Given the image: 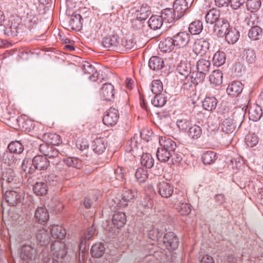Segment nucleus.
Wrapping results in <instances>:
<instances>
[{"label":"nucleus","mask_w":263,"mask_h":263,"mask_svg":"<svg viewBox=\"0 0 263 263\" xmlns=\"http://www.w3.org/2000/svg\"><path fill=\"white\" fill-rule=\"evenodd\" d=\"M101 98L106 101H110L114 99L115 88L111 83H105L100 90Z\"/></svg>","instance_id":"obj_13"},{"label":"nucleus","mask_w":263,"mask_h":263,"mask_svg":"<svg viewBox=\"0 0 263 263\" xmlns=\"http://www.w3.org/2000/svg\"><path fill=\"white\" fill-rule=\"evenodd\" d=\"M141 163L146 168H151L154 164V160L151 154L145 153L141 156Z\"/></svg>","instance_id":"obj_47"},{"label":"nucleus","mask_w":263,"mask_h":263,"mask_svg":"<svg viewBox=\"0 0 263 263\" xmlns=\"http://www.w3.org/2000/svg\"><path fill=\"white\" fill-rule=\"evenodd\" d=\"M51 251L53 255L58 258H63L67 254L65 245L60 241H54L51 245Z\"/></svg>","instance_id":"obj_10"},{"label":"nucleus","mask_w":263,"mask_h":263,"mask_svg":"<svg viewBox=\"0 0 263 263\" xmlns=\"http://www.w3.org/2000/svg\"><path fill=\"white\" fill-rule=\"evenodd\" d=\"M211 67V63L210 61L203 59H199L196 63V68L197 71H201V73L209 72Z\"/></svg>","instance_id":"obj_41"},{"label":"nucleus","mask_w":263,"mask_h":263,"mask_svg":"<svg viewBox=\"0 0 263 263\" xmlns=\"http://www.w3.org/2000/svg\"><path fill=\"white\" fill-rule=\"evenodd\" d=\"M191 123L190 120L186 119H179L177 121V125L180 130L186 131L189 127Z\"/></svg>","instance_id":"obj_61"},{"label":"nucleus","mask_w":263,"mask_h":263,"mask_svg":"<svg viewBox=\"0 0 263 263\" xmlns=\"http://www.w3.org/2000/svg\"><path fill=\"white\" fill-rule=\"evenodd\" d=\"M203 29L202 23L200 21H195L191 23L189 27V30L192 34H198Z\"/></svg>","instance_id":"obj_45"},{"label":"nucleus","mask_w":263,"mask_h":263,"mask_svg":"<svg viewBox=\"0 0 263 263\" xmlns=\"http://www.w3.org/2000/svg\"><path fill=\"white\" fill-rule=\"evenodd\" d=\"M137 192L128 189H124L122 194H117L109 203L112 210L122 209L126 207L128 202L134 199L137 196Z\"/></svg>","instance_id":"obj_2"},{"label":"nucleus","mask_w":263,"mask_h":263,"mask_svg":"<svg viewBox=\"0 0 263 263\" xmlns=\"http://www.w3.org/2000/svg\"><path fill=\"white\" fill-rule=\"evenodd\" d=\"M22 185L19 177L11 168L5 169L2 174V188L3 193L5 190L18 189Z\"/></svg>","instance_id":"obj_1"},{"label":"nucleus","mask_w":263,"mask_h":263,"mask_svg":"<svg viewBox=\"0 0 263 263\" xmlns=\"http://www.w3.org/2000/svg\"><path fill=\"white\" fill-rule=\"evenodd\" d=\"M50 160L43 155H36L32 159V165L35 170L45 171L49 166Z\"/></svg>","instance_id":"obj_11"},{"label":"nucleus","mask_w":263,"mask_h":263,"mask_svg":"<svg viewBox=\"0 0 263 263\" xmlns=\"http://www.w3.org/2000/svg\"><path fill=\"white\" fill-rule=\"evenodd\" d=\"M186 201V196L182 192H180L175 198L176 208L181 215H187L191 212V206Z\"/></svg>","instance_id":"obj_4"},{"label":"nucleus","mask_w":263,"mask_h":263,"mask_svg":"<svg viewBox=\"0 0 263 263\" xmlns=\"http://www.w3.org/2000/svg\"><path fill=\"white\" fill-rule=\"evenodd\" d=\"M164 24L172 23L175 20L179 19L177 17L176 12L173 9L166 8L163 9L161 12V15H160Z\"/></svg>","instance_id":"obj_19"},{"label":"nucleus","mask_w":263,"mask_h":263,"mask_svg":"<svg viewBox=\"0 0 263 263\" xmlns=\"http://www.w3.org/2000/svg\"><path fill=\"white\" fill-rule=\"evenodd\" d=\"M113 224L117 228L123 227L126 222V217L123 212H117L113 215L112 218Z\"/></svg>","instance_id":"obj_26"},{"label":"nucleus","mask_w":263,"mask_h":263,"mask_svg":"<svg viewBox=\"0 0 263 263\" xmlns=\"http://www.w3.org/2000/svg\"><path fill=\"white\" fill-rule=\"evenodd\" d=\"M59 180V177L52 173L49 174L45 177V180L46 183L50 185H56Z\"/></svg>","instance_id":"obj_63"},{"label":"nucleus","mask_w":263,"mask_h":263,"mask_svg":"<svg viewBox=\"0 0 263 263\" xmlns=\"http://www.w3.org/2000/svg\"><path fill=\"white\" fill-rule=\"evenodd\" d=\"M103 47L108 50L115 51L118 52L121 50L120 37L116 35L105 36L102 41Z\"/></svg>","instance_id":"obj_5"},{"label":"nucleus","mask_w":263,"mask_h":263,"mask_svg":"<svg viewBox=\"0 0 263 263\" xmlns=\"http://www.w3.org/2000/svg\"><path fill=\"white\" fill-rule=\"evenodd\" d=\"M177 72L184 78L192 76L190 75L191 66L185 62H180L177 67Z\"/></svg>","instance_id":"obj_34"},{"label":"nucleus","mask_w":263,"mask_h":263,"mask_svg":"<svg viewBox=\"0 0 263 263\" xmlns=\"http://www.w3.org/2000/svg\"><path fill=\"white\" fill-rule=\"evenodd\" d=\"M22 168L26 174H32L34 172V166L32 165V161L25 158L22 163Z\"/></svg>","instance_id":"obj_55"},{"label":"nucleus","mask_w":263,"mask_h":263,"mask_svg":"<svg viewBox=\"0 0 263 263\" xmlns=\"http://www.w3.org/2000/svg\"><path fill=\"white\" fill-rule=\"evenodd\" d=\"M224 36L228 43L233 44L239 39V33L237 30H229Z\"/></svg>","instance_id":"obj_49"},{"label":"nucleus","mask_w":263,"mask_h":263,"mask_svg":"<svg viewBox=\"0 0 263 263\" xmlns=\"http://www.w3.org/2000/svg\"><path fill=\"white\" fill-rule=\"evenodd\" d=\"M262 116V110L261 107L254 104L250 107L249 109V118L250 120L254 122L258 121Z\"/></svg>","instance_id":"obj_21"},{"label":"nucleus","mask_w":263,"mask_h":263,"mask_svg":"<svg viewBox=\"0 0 263 263\" xmlns=\"http://www.w3.org/2000/svg\"><path fill=\"white\" fill-rule=\"evenodd\" d=\"M248 36L252 40H259L262 36V29L258 26L252 27L249 31Z\"/></svg>","instance_id":"obj_42"},{"label":"nucleus","mask_w":263,"mask_h":263,"mask_svg":"<svg viewBox=\"0 0 263 263\" xmlns=\"http://www.w3.org/2000/svg\"><path fill=\"white\" fill-rule=\"evenodd\" d=\"M50 234L53 239H63L66 234L65 230L58 225H53L50 228Z\"/></svg>","instance_id":"obj_24"},{"label":"nucleus","mask_w":263,"mask_h":263,"mask_svg":"<svg viewBox=\"0 0 263 263\" xmlns=\"http://www.w3.org/2000/svg\"><path fill=\"white\" fill-rule=\"evenodd\" d=\"M107 147V142L105 139L100 137L92 141V148L93 152L99 155L103 153Z\"/></svg>","instance_id":"obj_20"},{"label":"nucleus","mask_w":263,"mask_h":263,"mask_svg":"<svg viewBox=\"0 0 263 263\" xmlns=\"http://www.w3.org/2000/svg\"><path fill=\"white\" fill-rule=\"evenodd\" d=\"M217 104V99L213 97H206L202 102V106L204 109L209 111L215 109Z\"/></svg>","instance_id":"obj_37"},{"label":"nucleus","mask_w":263,"mask_h":263,"mask_svg":"<svg viewBox=\"0 0 263 263\" xmlns=\"http://www.w3.org/2000/svg\"><path fill=\"white\" fill-rule=\"evenodd\" d=\"M247 8L251 12L257 11L261 6L260 0H247Z\"/></svg>","instance_id":"obj_53"},{"label":"nucleus","mask_w":263,"mask_h":263,"mask_svg":"<svg viewBox=\"0 0 263 263\" xmlns=\"http://www.w3.org/2000/svg\"><path fill=\"white\" fill-rule=\"evenodd\" d=\"M148 237L152 240H157L161 237L162 232L161 230L155 227H153L148 231Z\"/></svg>","instance_id":"obj_58"},{"label":"nucleus","mask_w":263,"mask_h":263,"mask_svg":"<svg viewBox=\"0 0 263 263\" xmlns=\"http://www.w3.org/2000/svg\"><path fill=\"white\" fill-rule=\"evenodd\" d=\"M243 89V85L239 81L232 82L227 87V91L229 95L237 96Z\"/></svg>","instance_id":"obj_22"},{"label":"nucleus","mask_w":263,"mask_h":263,"mask_svg":"<svg viewBox=\"0 0 263 263\" xmlns=\"http://www.w3.org/2000/svg\"><path fill=\"white\" fill-rule=\"evenodd\" d=\"M148 66L153 70H159L164 66V62L162 58L154 56L150 58L148 62Z\"/></svg>","instance_id":"obj_27"},{"label":"nucleus","mask_w":263,"mask_h":263,"mask_svg":"<svg viewBox=\"0 0 263 263\" xmlns=\"http://www.w3.org/2000/svg\"><path fill=\"white\" fill-rule=\"evenodd\" d=\"M64 163L68 166L80 169L82 167V161L76 157H69L63 159Z\"/></svg>","instance_id":"obj_39"},{"label":"nucleus","mask_w":263,"mask_h":263,"mask_svg":"<svg viewBox=\"0 0 263 263\" xmlns=\"http://www.w3.org/2000/svg\"><path fill=\"white\" fill-rule=\"evenodd\" d=\"M209 43L203 39L197 40L194 44L193 49H184L183 53L186 60H190L191 58L194 59L198 54H204L209 49Z\"/></svg>","instance_id":"obj_3"},{"label":"nucleus","mask_w":263,"mask_h":263,"mask_svg":"<svg viewBox=\"0 0 263 263\" xmlns=\"http://www.w3.org/2000/svg\"><path fill=\"white\" fill-rule=\"evenodd\" d=\"M258 142V138L253 134H250L246 137V143L248 146L253 147L256 146Z\"/></svg>","instance_id":"obj_59"},{"label":"nucleus","mask_w":263,"mask_h":263,"mask_svg":"<svg viewBox=\"0 0 263 263\" xmlns=\"http://www.w3.org/2000/svg\"><path fill=\"white\" fill-rule=\"evenodd\" d=\"M183 83V88L184 90H194L195 86L197 85L195 81L193 80V76H190L185 78L182 79Z\"/></svg>","instance_id":"obj_52"},{"label":"nucleus","mask_w":263,"mask_h":263,"mask_svg":"<svg viewBox=\"0 0 263 263\" xmlns=\"http://www.w3.org/2000/svg\"><path fill=\"white\" fill-rule=\"evenodd\" d=\"M226 54L222 51H217L213 58V64L217 67L222 65L226 62Z\"/></svg>","instance_id":"obj_46"},{"label":"nucleus","mask_w":263,"mask_h":263,"mask_svg":"<svg viewBox=\"0 0 263 263\" xmlns=\"http://www.w3.org/2000/svg\"><path fill=\"white\" fill-rule=\"evenodd\" d=\"M4 198L10 206H15L22 199V195L17 189L5 190Z\"/></svg>","instance_id":"obj_6"},{"label":"nucleus","mask_w":263,"mask_h":263,"mask_svg":"<svg viewBox=\"0 0 263 263\" xmlns=\"http://www.w3.org/2000/svg\"><path fill=\"white\" fill-rule=\"evenodd\" d=\"M172 151H168L160 147H159L157 151V157L160 162H165L169 160L171 157Z\"/></svg>","instance_id":"obj_38"},{"label":"nucleus","mask_w":263,"mask_h":263,"mask_svg":"<svg viewBox=\"0 0 263 263\" xmlns=\"http://www.w3.org/2000/svg\"><path fill=\"white\" fill-rule=\"evenodd\" d=\"M230 25L228 21L223 18H220L215 24L213 29L214 33L220 37H223L230 30Z\"/></svg>","instance_id":"obj_12"},{"label":"nucleus","mask_w":263,"mask_h":263,"mask_svg":"<svg viewBox=\"0 0 263 263\" xmlns=\"http://www.w3.org/2000/svg\"><path fill=\"white\" fill-rule=\"evenodd\" d=\"M173 8L177 17L180 18L183 16L185 12L188 9L187 3L185 0H175L174 2Z\"/></svg>","instance_id":"obj_18"},{"label":"nucleus","mask_w":263,"mask_h":263,"mask_svg":"<svg viewBox=\"0 0 263 263\" xmlns=\"http://www.w3.org/2000/svg\"><path fill=\"white\" fill-rule=\"evenodd\" d=\"M151 90L153 93H161L163 90V85L162 82L158 80H155L152 81L151 84Z\"/></svg>","instance_id":"obj_60"},{"label":"nucleus","mask_w":263,"mask_h":263,"mask_svg":"<svg viewBox=\"0 0 263 263\" xmlns=\"http://www.w3.org/2000/svg\"><path fill=\"white\" fill-rule=\"evenodd\" d=\"M33 191L37 196H44L47 193L48 186L44 182H37L33 185Z\"/></svg>","instance_id":"obj_35"},{"label":"nucleus","mask_w":263,"mask_h":263,"mask_svg":"<svg viewBox=\"0 0 263 263\" xmlns=\"http://www.w3.org/2000/svg\"><path fill=\"white\" fill-rule=\"evenodd\" d=\"M84 74H89L88 79L92 82H96L99 79L98 73L95 68L90 63L84 62L82 66Z\"/></svg>","instance_id":"obj_17"},{"label":"nucleus","mask_w":263,"mask_h":263,"mask_svg":"<svg viewBox=\"0 0 263 263\" xmlns=\"http://www.w3.org/2000/svg\"><path fill=\"white\" fill-rule=\"evenodd\" d=\"M35 217L39 223L46 222L49 219V214L45 208L39 207L35 212Z\"/></svg>","instance_id":"obj_30"},{"label":"nucleus","mask_w":263,"mask_h":263,"mask_svg":"<svg viewBox=\"0 0 263 263\" xmlns=\"http://www.w3.org/2000/svg\"><path fill=\"white\" fill-rule=\"evenodd\" d=\"M157 191L162 197L167 198L172 195L174 192V186L169 183L162 181L158 183Z\"/></svg>","instance_id":"obj_14"},{"label":"nucleus","mask_w":263,"mask_h":263,"mask_svg":"<svg viewBox=\"0 0 263 263\" xmlns=\"http://www.w3.org/2000/svg\"><path fill=\"white\" fill-rule=\"evenodd\" d=\"M135 177L139 183H143L148 177L147 171L142 168H138L135 172Z\"/></svg>","instance_id":"obj_56"},{"label":"nucleus","mask_w":263,"mask_h":263,"mask_svg":"<svg viewBox=\"0 0 263 263\" xmlns=\"http://www.w3.org/2000/svg\"><path fill=\"white\" fill-rule=\"evenodd\" d=\"M166 102V98L164 95L162 93L155 94L154 98L152 100V104L157 107L163 106Z\"/></svg>","instance_id":"obj_50"},{"label":"nucleus","mask_w":263,"mask_h":263,"mask_svg":"<svg viewBox=\"0 0 263 263\" xmlns=\"http://www.w3.org/2000/svg\"><path fill=\"white\" fill-rule=\"evenodd\" d=\"M175 47L180 48L185 47L190 40V35L186 32H180L172 37Z\"/></svg>","instance_id":"obj_8"},{"label":"nucleus","mask_w":263,"mask_h":263,"mask_svg":"<svg viewBox=\"0 0 263 263\" xmlns=\"http://www.w3.org/2000/svg\"><path fill=\"white\" fill-rule=\"evenodd\" d=\"M137 149V142L135 138H131L127 142L125 151L133 154Z\"/></svg>","instance_id":"obj_62"},{"label":"nucleus","mask_w":263,"mask_h":263,"mask_svg":"<svg viewBox=\"0 0 263 263\" xmlns=\"http://www.w3.org/2000/svg\"><path fill=\"white\" fill-rule=\"evenodd\" d=\"M163 242L168 249L175 250L178 248L179 240L173 232H168L163 237Z\"/></svg>","instance_id":"obj_16"},{"label":"nucleus","mask_w":263,"mask_h":263,"mask_svg":"<svg viewBox=\"0 0 263 263\" xmlns=\"http://www.w3.org/2000/svg\"><path fill=\"white\" fill-rule=\"evenodd\" d=\"M4 33L8 35L12 36H16L18 33L17 26L15 24L13 25L11 24L10 25L5 28Z\"/></svg>","instance_id":"obj_64"},{"label":"nucleus","mask_w":263,"mask_h":263,"mask_svg":"<svg viewBox=\"0 0 263 263\" xmlns=\"http://www.w3.org/2000/svg\"><path fill=\"white\" fill-rule=\"evenodd\" d=\"M145 20L138 17L131 21L132 27L135 30H143L145 26Z\"/></svg>","instance_id":"obj_57"},{"label":"nucleus","mask_w":263,"mask_h":263,"mask_svg":"<svg viewBox=\"0 0 263 263\" xmlns=\"http://www.w3.org/2000/svg\"><path fill=\"white\" fill-rule=\"evenodd\" d=\"M147 23L151 29L154 30L160 29L163 25H165L160 16L156 15H152Z\"/></svg>","instance_id":"obj_25"},{"label":"nucleus","mask_w":263,"mask_h":263,"mask_svg":"<svg viewBox=\"0 0 263 263\" xmlns=\"http://www.w3.org/2000/svg\"><path fill=\"white\" fill-rule=\"evenodd\" d=\"M160 147L168 151H175L176 148V142L169 138L160 137L159 139Z\"/></svg>","instance_id":"obj_23"},{"label":"nucleus","mask_w":263,"mask_h":263,"mask_svg":"<svg viewBox=\"0 0 263 263\" xmlns=\"http://www.w3.org/2000/svg\"><path fill=\"white\" fill-rule=\"evenodd\" d=\"M243 57L249 64H254L256 60V54L254 50L251 48L244 49Z\"/></svg>","instance_id":"obj_48"},{"label":"nucleus","mask_w":263,"mask_h":263,"mask_svg":"<svg viewBox=\"0 0 263 263\" xmlns=\"http://www.w3.org/2000/svg\"><path fill=\"white\" fill-rule=\"evenodd\" d=\"M119 118L118 110L115 108H110L105 112L103 118V122L107 126H112L116 124Z\"/></svg>","instance_id":"obj_7"},{"label":"nucleus","mask_w":263,"mask_h":263,"mask_svg":"<svg viewBox=\"0 0 263 263\" xmlns=\"http://www.w3.org/2000/svg\"><path fill=\"white\" fill-rule=\"evenodd\" d=\"M175 47L172 37H167L159 44V48L163 52H170Z\"/></svg>","instance_id":"obj_40"},{"label":"nucleus","mask_w":263,"mask_h":263,"mask_svg":"<svg viewBox=\"0 0 263 263\" xmlns=\"http://www.w3.org/2000/svg\"><path fill=\"white\" fill-rule=\"evenodd\" d=\"M236 125L231 118L226 119L222 122L221 128L223 132L227 134L233 133L236 127Z\"/></svg>","instance_id":"obj_29"},{"label":"nucleus","mask_w":263,"mask_h":263,"mask_svg":"<svg viewBox=\"0 0 263 263\" xmlns=\"http://www.w3.org/2000/svg\"><path fill=\"white\" fill-rule=\"evenodd\" d=\"M39 251L30 245H24L21 252V257L23 260H32L37 257Z\"/></svg>","instance_id":"obj_9"},{"label":"nucleus","mask_w":263,"mask_h":263,"mask_svg":"<svg viewBox=\"0 0 263 263\" xmlns=\"http://www.w3.org/2000/svg\"><path fill=\"white\" fill-rule=\"evenodd\" d=\"M12 153L10 152H4L1 156V160L8 166L14 167L20 163L21 159Z\"/></svg>","instance_id":"obj_15"},{"label":"nucleus","mask_w":263,"mask_h":263,"mask_svg":"<svg viewBox=\"0 0 263 263\" xmlns=\"http://www.w3.org/2000/svg\"><path fill=\"white\" fill-rule=\"evenodd\" d=\"M120 45L122 47H121L119 52L127 51L135 48V43L132 38H120Z\"/></svg>","instance_id":"obj_32"},{"label":"nucleus","mask_w":263,"mask_h":263,"mask_svg":"<svg viewBox=\"0 0 263 263\" xmlns=\"http://www.w3.org/2000/svg\"><path fill=\"white\" fill-rule=\"evenodd\" d=\"M36 238L41 246L45 245L49 242V237L47 231L44 229L41 230L37 233Z\"/></svg>","instance_id":"obj_51"},{"label":"nucleus","mask_w":263,"mask_h":263,"mask_svg":"<svg viewBox=\"0 0 263 263\" xmlns=\"http://www.w3.org/2000/svg\"><path fill=\"white\" fill-rule=\"evenodd\" d=\"M202 134L201 127L197 125H194L190 127L188 135L193 139H197L200 137Z\"/></svg>","instance_id":"obj_54"},{"label":"nucleus","mask_w":263,"mask_h":263,"mask_svg":"<svg viewBox=\"0 0 263 263\" xmlns=\"http://www.w3.org/2000/svg\"><path fill=\"white\" fill-rule=\"evenodd\" d=\"M223 74L219 70L213 71L209 76V80L211 84L214 86H219L222 83Z\"/></svg>","instance_id":"obj_31"},{"label":"nucleus","mask_w":263,"mask_h":263,"mask_svg":"<svg viewBox=\"0 0 263 263\" xmlns=\"http://www.w3.org/2000/svg\"><path fill=\"white\" fill-rule=\"evenodd\" d=\"M8 148L11 153L21 154L24 148L23 144L19 141H12L9 143Z\"/></svg>","instance_id":"obj_44"},{"label":"nucleus","mask_w":263,"mask_h":263,"mask_svg":"<svg viewBox=\"0 0 263 263\" xmlns=\"http://www.w3.org/2000/svg\"><path fill=\"white\" fill-rule=\"evenodd\" d=\"M245 111L242 109H236L233 114L232 118H231V120H233V122H234L235 124L236 125H238L239 127L241 126L242 123L243 121L245 118Z\"/></svg>","instance_id":"obj_43"},{"label":"nucleus","mask_w":263,"mask_h":263,"mask_svg":"<svg viewBox=\"0 0 263 263\" xmlns=\"http://www.w3.org/2000/svg\"><path fill=\"white\" fill-rule=\"evenodd\" d=\"M220 18L219 11L216 9L210 10L205 15L206 22L210 24H216Z\"/></svg>","instance_id":"obj_28"},{"label":"nucleus","mask_w":263,"mask_h":263,"mask_svg":"<svg viewBox=\"0 0 263 263\" xmlns=\"http://www.w3.org/2000/svg\"><path fill=\"white\" fill-rule=\"evenodd\" d=\"M105 248L102 243H97L93 245L91 249L90 253L93 257L100 258L104 253Z\"/></svg>","instance_id":"obj_36"},{"label":"nucleus","mask_w":263,"mask_h":263,"mask_svg":"<svg viewBox=\"0 0 263 263\" xmlns=\"http://www.w3.org/2000/svg\"><path fill=\"white\" fill-rule=\"evenodd\" d=\"M217 158L216 154L211 151L204 152L201 156L202 161L205 165H210L214 163Z\"/></svg>","instance_id":"obj_33"}]
</instances>
